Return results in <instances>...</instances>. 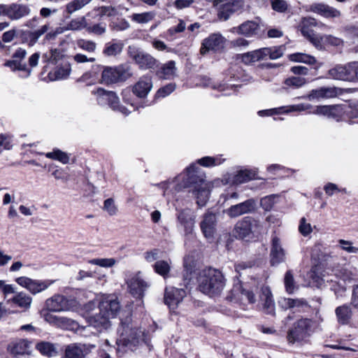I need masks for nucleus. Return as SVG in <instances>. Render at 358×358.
<instances>
[{
    "instance_id": "1",
    "label": "nucleus",
    "mask_w": 358,
    "mask_h": 358,
    "mask_svg": "<svg viewBox=\"0 0 358 358\" xmlns=\"http://www.w3.org/2000/svg\"><path fill=\"white\" fill-rule=\"evenodd\" d=\"M198 169L199 168L194 164L186 169V178L184 180L183 187L190 188V191L196 199L197 205L202 207L208 200L210 185Z\"/></svg>"
},
{
    "instance_id": "2",
    "label": "nucleus",
    "mask_w": 358,
    "mask_h": 358,
    "mask_svg": "<svg viewBox=\"0 0 358 358\" xmlns=\"http://www.w3.org/2000/svg\"><path fill=\"white\" fill-rule=\"evenodd\" d=\"M99 309V314L90 317L88 322L90 326L102 331L110 327V320L116 317L120 310V305L117 299L108 296L101 299Z\"/></svg>"
},
{
    "instance_id": "3",
    "label": "nucleus",
    "mask_w": 358,
    "mask_h": 358,
    "mask_svg": "<svg viewBox=\"0 0 358 358\" xmlns=\"http://www.w3.org/2000/svg\"><path fill=\"white\" fill-rule=\"evenodd\" d=\"M117 334L116 344L118 353L125 352L126 348L132 350L134 347L143 340V332L133 326L131 317H127L124 320H121L120 327L117 329Z\"/></svg>"
},
{
    "instance_id": "4",
    "label": "nucleus",
    "mask_w": 358,
    "mask_h": 358,
    "mask_svg": "<svg viewBox=\"0 0 358 358\" xmlns=\"http://www.w3.org/2000/svg\"><path fill=\"white\" fill-rule=\"evenodd\" d=\"M197 282L199 289L210 296L219 295L225 286V279L222 272L213 268L200 271Z\"/></svg>"
},
{
    "instance_id": "5",
    "label": "nucleus",
    "mask_w": 358,
    "mask_h": 358,
    "mask_svg": "<svg viewBox=\"0 0 358 358\" xmlns=\"http://www.w3.org/2000/svg\"><path fill=\"white\" fill-rule=\"evenodd\" d=\"M131 76V69L128 65L106 66L102 71L101 82L104 84L115 83L124 81Z\"/></svg>"
},
{
    "instance_id": "6",
    "label": "nucleus",
    "mask_w": 358,
    "mask_h": 358,
    "mask_svg": "<svg viewBox=\"0 0 358 358\" xmlns=\"http://www.w3.org/2000/svg\"><path fill=\"white\" fill-rule=\"evenodd\" d=\"M312 320L308 318H301L295 322L288 331L287 340L294 343L309 336L311 331Z\"/></svg>"
},
{
    "instance_id": "7",
    "label": "nucleus",
    "mask_w": 358,
    "mask_h": 358,
    "mask_svg": "<svg viewBox=\"0 0 358 358\" xmlns=\"http://www.w3.org/2000/svg\"><path fill=\"white\" fill-rule=\"evenodd\" d=\"M261 229L262 224L259 220L252 217H245L236 224L234 233L236 237L243 239Z\"/></svg>"
},
{
    "instance_id": "8",
    "label": "nucleus",
    "mask_w": 358,
    "mask_h": 358,
    "mask_svg": "<svg viewBox=\"0 0 358 358\" xmlns=\"http://www.w3.org/2000/svg\"><path fill=\"white\" fill-rule=\"evenodd\" d=\"M96 100L99 104H108L113 110H117L124 115H128V110L122 106H120V100L117 94L111 91H106L103 89L99 88L96 92Z\"/></svg>"
},
{
    "instance_id": "9",
    "label": "nucleus",
    "mask_w": 358,
    "mask_h": 358,
    "mask_svg": "<svg viewBox=\"0 0 358 358\" xmlns=\"http://www.w3.org/2000/svg\"><path fill=\"white\" fill-rule=\"evenodd\" d=\"M308 110V113L315 115H323L328 117H334L338 108L331 106H319L313 107L309 103H299L292 105L287 107L285 110L286 113L295 112V111H305Z\"/></svg>"
},
{
    "instance_id": "10",
    "label": "nucleus",
    "mask_w": 358,
    "mask_h": 358,
    "mask_svg": "<svg viewBox=\"0 0 358 358\" xmlns=\"http://www.w3.org/2000/svg\"><path fill=\"white\" fill-rule=\"evenodd\" d=\"M75 301L62 294H55L46 299L45 308L51 312H64L71 310L74 306Z\"/></svg>"
},
{
    "instance_id": "11",
    "label": "nucleus",
    "mask_w": 358,
    "mask_h": 358,
    "mask_svg": "<svg viewBox=\"0 0 358 358\" xmlns=\"http://www.w3.org/2000/svg\"><path fill=\"white\" fill-rule=\"evenodd\" d=\"M213 5L218 9V17L225 21L243 7V0H214Z\"/></svg>"
},
{
    "instance_id": "12",
    "label": "nucleus",
    "mask_w": 358,
    "mask_h": 358,
    "mask_svg": "<svg viewBox=\"0 0 358 358\" xmlns=\"http://www.w3.org/2000/svg\"><path fill=\"white\" fill-rule=\"evenodd\" d=\"M316 20L312 17H303L298 25V29L301 34L310 41L317 49H321V38L316 35L313 28L316 26Z\"/></svg>"
},
{
    "instance_id": "13",
    "label": "nucleus",
    "mask_w": 358,
    "mask_h": 358,
    "mask_svg": "<svg viewBox=\"0 0 358 358\" xmlns=\"http://www.w3.org/2000/svg\"><path fill=\"white\" fill-rule=\"evenodd\" d=\"M226 41V38L221 34H211L203 41L200 52L205 55L210 50L219 51L224 48Z\"/></svg>"
},
{
    "instance_id": "14",
    "label": "nucleus",
    "mask_w": 358,
    "mask_h": 358,
    "mask_svg": "<svg viewBox=\"0 0 358 358\" xmlns=\"http://www.w3.org/2000/svg\"><path fill=\"white\" fill-rule=\"evenodd\" d=\"M129 55L141 69H152L156 65L157 60L152 56L134 48H129Z\"/></svg>"
},
{
    "instance_id": "15",
    "label": "nucleus",
    "mask_w": 358,
    "mask_h": 358,
    "mask_svg": "<svg viewBox=\"0 0 358 358\" xmlns=\"http://www.w3.org/2000/svg\"><path fill=\"white\" fill-rule=\"evenodd\" d=\"M256 201L253 199L230 206L226 210L227 215L231 217H237L244 214L251 213L256 209Z\"/></svg>"
},
{
    "instance_id": "16",
    "label": "nucleus",
    "mask_w": 358,
    "mask_h": 358,
    "mask_svg": "<svg viewBox=\"0 0 358 358\" xmlns=\"http://www.w3.org/2000/svg\"><path fill=\"white\" fill-rule=\"evenodd\" d=\"M352 62L345 64H337L328 71V76L334 79L352 82Z\"/></svg>"
},
{
    "instance_id": "17",
    "label": "nucleus",
    "mask_w": 358,
    "mask_h": 358,
    "mask_svg": "<svg viewBox=\"0 0 358 358\" xmlns=\"http://www.w3.org/2000/svg\"><path fill=\"white\" fill-rule=\"evenodd\" d=\"M127 283L129 292L136 298H143L145 291L149 287L148 282L143 279L141 272L136 273Z\"/></svg>"
},
{
    "instance_id": "18",
    "label": "nucleus",
    "mask_w": 358,
    "mask_h": 358,
    "mask_svg": "<svg viewBox=\"0 0 358 358\" xmlns=\"http://www.w3.org/2000/svg\"><path fill=\"white\" fill-rule=\"evenodd\" d=\"M200 228L206 238H213L217 231V217L215 214L211 212L206 213L200 223Z\"/></svg>"
},
{
    "instance_id": "19",
    "label": "nucleus",
    "mask_w": 358,
    "mask_h": 358,
    "mask_svg": "<svg viewBox=\"0 0 358 358\" xmlns=\"http://www.w3.org/2000/svg\"><path fill=\"white\" fill-rule=\"evenodd\" d=\"M270 257L272 266L278 265L285 261V250L282 246L280 238L277 236L272 238Z\"/></svg>"
},
{
    "instance_id": "20",
    "label": "nucleus",
    "mask_w": 358,
    "mask_h": 358,
    "mask_svg": "<svg viewBox=\"0 0 358 358\" xmlns=\"http://www.w3.org/2000/svg\"><path fill=\"white\" fill-rule=\"evenodd\" d=\"M185 296L186 292L183 289H178L176 287L166 288L164 301L170 308L173 309L177 307L178 303L182 301Z\"/></svg>"
},
{
    "instance_id": "21",
    "label": "nucleus",
    "mask_w": 358,
    "mask_h": 358,
    "mask_svg": "<svg viewBox=\"0 0 358 358\" xmlns=\"http://www.w3.org/2000/svg\"><path fill=\"white\" fill-rule=\"evenodd\" d=\"M280 306L285 310L303 312L310 307L308 301L303 298H283L279 301Z\"/></svg>"
},
{
    "instance_id": "22",
    "label": "nucleus",
    "mask_w": 358,
    "mask_h": 358,
    "mask_svg": "<svg viewBox=\"0 0 358 358\" xmlns=\"http://www.w3.org/2000/svg\"><path fill=\"white\" fill-rule=\"evenodd\" d=\"M152 88V81L150 76H143L134 85L133 93L139 98H145Z\"/></svg>"
},
{
    "instance_id": "23",
    "label": "nucleus",
    "mask_w": 358,
    "mask_h": 358,
    "mask_svg": "<svg viewBox=\"0 0 358 358\" xmlns=\"http://www.w3.org/2000/svg\"><path fill=\"white\" fill-rule=\"evenodd\" d=\"M54 280H33L24 277V287L33 294H36L47 289L51 285L55 282Z\"/></svg>"
},
{
    "instance_id": "24",
    "label": "nucleus",
    "mask_w": 358,
    "mask_h": 358,
    "mask_svg": "<svg viewBox=\"0 0 358 358\" xmlns=\"http://www.w3.org/2000/svg\"><path fill=\"white\" fill-rule=\"evenodd\" d=\"M227 298L230 301L243 300L244 298H245L251 303H255L256 301L254 293L252 291L245 289L240 282L234 285L231 294Z\"/></svg>"
},
{
    "instance_id": "25",
    "label": "nucleus",
    "mask_w": 358,
    "mask_h": 358,
    "mask_svg": "<svg viewBox=\"0 0 358 358\" xmlns=\"http://www.w3.org/2000/svg\"><path fill=\"white\" fill-rule=\"evenodd\" d=\"M177 218L180 224L184 228L185 234H192L194 228L196 218L194 213L189 209H185L178 213Z\"/></svg>"
},
{
    "instance_id": "26",
    "label": "nucleus",
    "mask_w": 358,
    "mask_h": 358,
    "mask_svg": "<svg viewBox=\"0 0 358 358\" xmlns=\"http://www.w3.org/2000/svg\"><path fill=\"white\" fill-rule=\"evenodd\" d=\"M259 29V25L255 21H246L238 27H233L231 32L250 37L256 35Z\"/></svg>"
},
{
    "instance_id": "27",
    "label": "nucleus",
    "mask_w": 358,
    "mask_h": 358,
    "mask_svg": "<svg viewBox=\"0 0 358 358\" xmlns=\"http://www.w3.org/2000/svg\"><path fill=\"white\" fill-rule=\"evenodd\" d=\"M260 299L263 303V310L264 313L269 315H273L275 313V303L269 287H262Z\"/></svg>"
},
{
    "instance_id": "28",
    "label": "nucleus",
    "mask_w": 358,
    "mask_h": 358,
    "mask_svg": "<svg viewBox=\"0 0 358 358\" xmlns=\"http://www.w3.org/2000/svg\"><path fill=\"white\" fill-rule=\"evenodd\" d=\"M310 10L325 17H338L341 13L338 9L324 3H316L311 6Z\"/></svg>"
},
{
    "instance_id": "29",
    "label": "nucleus",
    "mask_w": 358,
    "mask_h": 358,
    "mask_svg": "<svg viewBox=\"0 0 358 358\" xmlns=\"http://www.w3.org/2000/svg\"><path fill=\"white\" fill-rule=\"evenodd\" d=\"M337 321L342 325L348 324L352 317V310L348 305H343L335 310Z\"/></svg>"
},
{
    "instance_id": "30",
    "label": "nucleus",
    "mask_w": 358,
    "mask_h": 358,
    "mask_svg": "<svg viewBox=\"0 0 358 358\" xmlns=\"http://www.w3.org/2000/svg\"><path fill=\"white\" fill-rule=\"evenodd\" d=\"M335 275L344 281H352L357 276V269L350 266H345L336 271Z\"/></svg>"
},
{
    "instance_id": "31",
    "label": "nucleus",
    "mask_w": 358,
    "mask_h": 358,
    "mask_svg": "<svg viewBox=\"0 0 358 358\" xmlns=\"http://www.w3.org/2000/svg\"><path fill=\"white\" fill-rule=\"evenodd\" d=\"M255 170L241 169L234 178V182L237 184L247 182L251 180L258 179Z\"/></svg>"
},
{
    "instance_id": "32",
    "label": "nucleus",
    "mask_w": 358,
    "mask_h": 358,
    "mask_svg": "<svg viewBox=\"0 0 358 358\" xmlns=\"http://www.w3.org/2000/svg\"><path fill=\"white\" fill-rule=\"evenodd\" d=\"M84 346L80 344H71L66 348L64 358H85Z\"/></svg>"
},
{
    "instance_id": "33",
    "label": "nucleus",
    "mask_w": 358,
    "mask_h": 358,
    "mask_svg": "<svg viewBox=\"0 0 358 358\" xmlns=\"http://www.w3.org/2000/svg\"><path fill=\"white\" fill-rule=\"evenodd\" d=\"M176 64L173 61H169L167 63L163 64L160 70L158 71L157 75L164 79H171L176 74Z\"/></svg>"
},
{
    "instance_id": "34",
    "label": "nucleus",
    "mask_w": 358,
    "mask_h": 358,
    "mask_svg": "<svg viewBox=\"0 0 358 358\" xmlns=\"http://www.w3.org/2000/svg\"><path fill=\"white\" fill-rule=\"evenodd\" d=\"M36 348L43 355L48 357H53L57 352L55 345L49 342H41L36 345Z\"/></svg>"
},
{
    "instance_id": "35",
    "label": "nucleus",
    "mask_w": 358,
    "mask_h": 358,
    "mask_svg": "<svg viewBox=\"0 0 358 358\" xmlns=\"http://www.w3.org/2000/svg\"><path fill=\"white\" fill-rule=\"evenodd\" d=\"M123 49V44L121 42H109L106 44L103 53L106 56H116Z\"/></svg>"
},
{
    "instance_id": "36",
    "label": "nucleus",
    "mask_w": 358,
    "mask_h": 358,
    "mask_svg": "<svg viewBox=\"0 0 358 358\" xmlns=\"http://www.w3.org/2000/svg\"><path fill=\"white\" fill-rule=\"evenodd\" d=\"M66 29L72 31H80L87 29V22L85 17H80L71 20L66 26Z\"/></svg>"
},
{
    "instance_id": "37",
    "label": "nucleus",
    "mask_w": 358,
    "mask_h": 358,
    "mask_svg": "<svg viewBox=\"0 0 358 358\" xmlns=\"http://www.w3.org/2000/svg\"><path fill=\"white\" fill-rule=\"evenodd\" d=\"M171 262L165 261V260H159L157 261L153 265V268L155 271L166 278L171 270L170 266Z\"/></svg>"
},
{
    "instance_id": "38",
    "label": "nucleus",
    "mask_w": 358,
    "mask_h": 358,
    "mask_svg": "<svg viewBox=\"0 0 358 358\" xmlns=\"http://www.w3.org/2000/svg\"><path fill=\"white\" fill-rule=\"evenodd\" d=\"M22 51L20 49L13 55L12 59L7 61L5 66L10 67L13 71L22 70Z\"/></svg>"
},
{
    "instance_id": "39",
    "label": "nucleus",
    "mask_w": 358,
    "mask_h": 358,
    "mask_svg": "<svg viewBox=\"0 0 358 358\" xmlns=\"http://www.w3.org/2000/svg\"><path fill=\"white\" fill-rule=\"evenodd\" d=\"M92 0H73L66 6V12L68 15H72L73 13L80 10Z\"/></svg>"
},
{
    "instance_id": "40",
    "label": "nucleus",
    "mask_w": 358,
    "mask_h": 358,
    "mask_svg": "<svg viewBox=\"0 0 358 358\" xmlns=\"http://www.w3.org/2000/svg\"><path fill=\"white\" fill-rule=\"evenodd\" d=\"M6 13L10 18L18 19L22 17V11L20 6L17 5H12L7 8L5 5H0V15Z\"/></svg>"
},
{
    "instance_id": "41",
    "label": "nucleus",
    "mask_w": 358,
    "mask_h": 358,
    "mask_svg": "<svg viewBox=\"0 0 358 358\" xmlns=\"http://www.w3.org/2000/svg\"><path fill=\"white\" fill-rule=\"evenodd\" d=\"M284 284L286 292L291 294L298 289V286L295 282L293 273L291 271H287L285 273L284 278Z\"/></svg>"
},
{
    "instance_id": "42",
    "label": "nucleus",
    "mask_w": 358,
    "mask_h": 358,
    "mask_svg": "<svg viewBox=\"0 0 358 358\" xmlns=\"http://www.w3.org/2000/svg\"><path fill=\"white\" fill-rule=\"evenodd\" d=\"M49 28L48 24H45L40 29L34 31L29 32L27 35V39L29 41V45H33L42 35L48 32Z\"/></svg>"
},
{
    "instance_id": "43",
    "label": "nucleus",
    "mask_w": 358,
    "mask_h": 358,
    "mask_svg": "<svg viewBox=\"0 0 358 358\" xmlns=\"http://www.w3.org/2000/svg\"><path fill=\"white\" fill-rule=\"evenodd\" d=\"M116 262L114 258H96L88 260L89 264L103 268L113 267Z\"/></svg>"
},
{
    "instance_id": "44",
    "label": "nucleus",
    "mask_w": 358,
    "mask_h": 358,
    "mask_svg": "<svg viewBox=\"0 0 358 358\" xmlns=\"http://www.w3.org/2000/svg\"><path fill=\"white\" fill-rule=\"evenodd\" d=\"M155 17L153 12H145L142 13H134L131 16V20L139 23L145 24L151 21Z\"/></svg>"
},
{
    "instance_id": "45",
    "label": "nucleus",
    "mask_w": 358,
    "mask_h": 358,
    "mask_svg": "<svg viewBox=\"0 0 358 358\" xmlns=\"http://www.w3.org/2000/svg\"><path fill=\"white\" fill-rule=\"evenodd\" d=\"M194 265L192 259L189 257H186L184 259V280L185 284H188L192 279V275L194 270Z\"/></svg>"
},
{
    "instance_id": "46",
    "label": "nucleus",
    "mask_w": 358,
    "mask_h": 358,
    "mask_svg": "<svg viewBox=\"0 0 358 358\" xmlns=\"http://www.w3.org/2000/svg\"><path fill=\"white\" fill-rule=\"evenodd\" d=\"M319 38H321V49L324 43L335 47L343 46L344 43L343 39L332 35L320 36Z\"/></svg>"
},
{
    "instance_id": "47",
    "label": "nucleus",
    "mask_w": 358,
    "mask_h": 358,
    "mask_svg": "<svg viewBox=\"0 0 358 358\" xmlns=\"http://www.w3.org/2000/svg\"><path fill=\"white\" fill-rule=\"evenodd\" d=\"M58 327L71 331H78L80 327L77 322L65 317H61Z\"/></svg>"
},
{
    "instance_id": "48",
    "label": "nucleus",
    "mask_w": 358,
    "mask_h": 358,
    "mask_svg": "<svg viewBox=\"0 0 358 358\" xmlns=\"http://www.w3.org/2000/svg\"><path fill=\"white\" fill-rule=\"evenodd\" d=\"M45 156L49 159L58 160L63 164H67L69 161L68 155L60 150H55L52 152H48Z\"/></svg>"
},
{
    "instance_id": "49",
    "label": "nucleus",
    "mask_w": 358,
    "mask_h": 358,
    "mask_svg": "<svg viewBox=\"0 0 358 358\" xmlns=\"http://www.w3.org/2000/svg\"><path fill=\"white\" fill-rule=\"evenodd\" d=\"M290 58L292 61L308 64H313L316 62V59L314 57L303 53L293 54L290 56Z\"/></svg>"
},
{
    "instance_id": "50",
    "label": "nucleus",
    "mask_w": 358,
    "mask_h": 358,
    "mask_svg": "<svg viewBox=\"0 0 358 358\" xmlns=\"http://www.w3.org/2000/svg\"><path fill=\"white\" fill-rule=\"evenodd\" d=\"M8 349L10 354L15 357H18L22 355V341L21 339L13 341L8 345Z\"/></svg>"
},
{
    "instance_id": "51",
    "label": "nucleus",
    "mask_w": 358,
    "mask_h": 358,
    "mask_svg": "<svg viewBox=\"0 0 358 358\" xmlns=\"http://www.w3.org/2000/svg\"><path fill=\"white\" fill-rule=\"evenodd\" d=\"M278 196L275 194H271L262 198L260 201V205L265 210H270L276 202Z\"/></svg>"
},
{
    "instance_id": "52",
    "label": "nucleus",
    "mask_w": 358,
    "mask_h": 358,
    "mask_svg": "<svg viewBox=\"0 0 358 358\" xmlns=\"http://www.w3.org/2000/svg\"><path fill=\"white\" fill-rule=\"evenodd\" d=\"M78 48L88 52H93L96 50V44L92 41L79 39L76 41Z\"/></svg>"
},
{
    "instance_id": "53",
    "label": "nucleus",
    "mask_w": 358,
    "mask_h": 358,
    "mask_svg": "<svg viewBox=\"0 0 358 358\" xmlns=\"http://www.w3.org/2000/svg\"><path fill=\"white\" fill-rule=\"evenodd\" d=\"M200 165L205 167H210L220 165L222 163L221 159L213 157H204L198 160Z\"/></svg>"
},
{
    "instance_id": "54",
    "label": "nucleus",
    "mask_w": 358,
    "mask_h": 358,
    "mask_svg": "<svg viewBox=\"0 0 358 358\" xmlns=\"http://www.w3.org/2000/svg\"><path fill=\"white\" fill-rule=\"evenodd\" d=\"M306 80L304 78L301 77H291L285 80V84L287 86L299 88L305 85Z\"/></svg>"
},
{
    "instance_id": "55",
    "label": "nucleus",
    "mask_w": 358,
    "mask_h": 358,
    "mask_svg": "<svg viewBox=\"0 0 358 358\" xmlns=\"http://www.w3.org/2000/svg\"><path fill=\"white\" fill-rule=\"evenodd\" d=\"M324 98L331 99L342 94V90L336 87H323Z\"/></svg>"
},
{
    "instance_id": "56",
    "label": "nucleus",
    "mask_w": 358,
    "mask_h": 358,
    "mask_svg": "<svg viewBox=\"0 0 358 358\" xmlns=\"http://www.w3.org/2000/svg\"><path fill=\"white\" fill-rule=\"evenodd\" d=\"M50 312L51 311L47 310V309L43 310L41 315L47 322L58 327L61 317L54 315Z\"/></svg>"
},
{
    "instance_id": "57",
    "label": "nucleus",
    "mask_w": 358,
    "mask_h": 358,
    "mask_svg": "<svg viewBox=\"0 0 358 358\" xmlns=\"http://www.w3.org/2000/svg\"><path fill=\"white\" fill-rule=\"evenodd\" d=\"M103 209L110 215H115L117 212V208L115 204V201L111 198L107 199L104 201Z\"/></svg>"
},
{
    "instance_id": "58",
    "label": "nucleus",
    "mask_w": 358,
    "mask_h": 358,
    "mask_svg": "<svg viewBox=\"0 0 358 358\" xmlns=\"http://www.w3.org/2000/svg\"><path fill=\"white\" fill-rule=\"evenodd\" d=\"M175 89L176 85L174 84L170 83L159 89L155 96L157 98H164L169 95L171 92H173L175 90Z\"/></svg>"
},
{
    "instance_id": "59",
    "label": "nucleus",
    "mask_w": 358,
    "mask_h": 358,
    "mask_svg": "<svg viewBox=\"0 0 358 358\" xmlns=\"http://www.w3.org/2000/svg\"><path fill=\"white\" fill-rule=\"evenodd\" d=\"M323 87L312 90L306 96V99L309 101L324 99Z\"/></svg>"
},
{
    "instance_id": "60",
    "label": "nucleus",
    "mask_w": 358,
    "mask_h": 358,
    "mask_svg": "<svg viewBox=\"0 0 358 358\" xmlns=\"http://www.w3.org/2000/svg\"><path fill=\"white\" fill-rule=\"evenodd\" d=\"M261 60L257 50L247 52L243 55V61L246 63L255 62Z\"/></svg>"
},
{
    "instance_id": "61",
    "label": "nucleus",
    "mask_w": 358,
    "mask_h": 358,
    "mask_svg": "<svg viewBox=\"0 0 358 358\" xmlns=\"http://www.w3.org/2000/svg\"><path fill=\"white\" fill-rule=\"evenodd\" d=\"M6 299L7 303L13 308L22 307V295L21 293H18L17 295L8 297Z\"/></svg>"
},
{
    "instance_id": "62",
    "label": "nucleus",
    "mask_w": 358,
    "mask_h": 358,
    "mask_svg": "<svg viewBox=\"0 0 358 358\" xmlns=\"http://www.w3.org/2000/svg\"><path fill=\"white\" fill-rule=\"evenodd\" d=\"M299 230L304 236H308L313 231L310 224L307 223L304 217L301 219Z\"/></svg>"
},
{
    "instance_id": "63",
    "label": "nucleus",
    "mask_w": 358,
    "mask_h": 358,
    "mask_svg": "<svg viewBox=\"0 0 358 358\" xmlns=\"http://www.w3.org/2000/svg\"><path fill=\"white\" fill-rule=\"evenodd\" d=\"M272 8L278 12H285L287 8V3L284 0H271Z\"/></svg>"
},
{
    "instance_id": "64",
    "label": "nucleus",
    "mask_w": 358,
    "mask_h": 358,
    "mask_svg": "<svg viewBox=\"0 0 358 358\" xmlns=\"http://www.w3.org/2000/svg\"><path fill=\"white\" fill-rule=\"evenodd\" d=\"M338 243L341 247V248L349 252V253H357L358 252V248L354 247L352 245V243L348 241H345L343 239H340L338 241Z\"/></svg>"
}]
</instances>
